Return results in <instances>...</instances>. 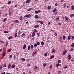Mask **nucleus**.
I'll list each match as a JSON object with an SVG mask.
<instances>
[{
    "label": "nucleus",
    "mask_w": 74,
    "mask_h": 74,
    "mask_svg": "<svg viewBox=\"0 0 74 74\" xmlns=\"http://www.w3.org/2000/svg\"><path fill=\"white\" fill-rule=\"evenodd\" d=\"M67 53V51L66 50H65L63 51L62 54L63 55H66V53Z\"/></svg>",
    "instance_id": "1"
},
{
    "label": "nucleus",
    "mask_w": 74,
    "mask_h": 74,
    "mask_svg": "<svg viewBox=\"0 0 74 74\" xmlns=\"http://www.w3.org/2000/svg\"><path fill=\"white\" fill-rule=\"evenodd\" d=\"M11 64H9V65L8 66V69H10V67H11Z\"/></svg>",
    "instance_id": "2"
},
{
    "label": "nucleus",
    "mask_w": 74,
    "mask_h": 74,
    "mask_svg": "<svg viewBox=\"0 0 74 74\" xmlns=\"http://www.w3.org/2000/svg\"><path fill=\"white\" fill-rule=\"evenodd\" d=\"M34 18L35 19H38L39 18V16H38V15H36L35 16Z\"/></svg>",
    "instance_id": "3"
},
{
    "label": "nucleus",
    "mask_w": 74,
    "mask_h": 74,
    "mask_svg": "<svg viewBox=\"0 0 74 74\" xmlns=\"http://www.w3.org/2000/svg\"><path fill=\"white\" fill-rule=\"evenodd\" d=\"M14 22L16 23H18L19 22V21L18 20H15L14 21Z\"/></svg>",
    "instance_id": "4"
},
{
    "label": "nucleus",
    "mask_w": 74,
    "mask_h": 74,
    "mask_svg": "<svg viewBox=\"0 0 74 74\" xmlns=\"http://www.w3.org/2000/svg\"><path fill=\"white\" fill-rule=\"evenodd\" d=\"M40 25H39L37 24L36 25H35L34 26V27H35V28H37V27H38Z\"/></svg>",
    "instance_id": "5"
},
{
    "label": "nucleus",
    "mask_w": 74,
    "mask_h": 74,
    "mask_svg": "<svg viewBox=\"0 0 74 74\" xmlns=\"http://www.w3.org/2000/svg\"><path fill=\"white\" fill-rule=\"evenodd\" d=\"M38 32V31L36 29H34V31L33 32L34 33H37Z\"/></svg>",
    "instance_id": "6"
},
{
    "label": "nucleus",
    "mask_w": 74,
    "mask_h": 74,
    "mask_svg": "<svg viewBox=\"0 0 74 74\" xmlns=\"http://www.w3.org/2000/svg\"><path fill=\"white\" fill-rule=\"evenodd\" d=\"M21 60H22V62H25V59L24 58H21Z\"/></svg>",
    "instance_id": "7"
},
{
    "label": "nucleus",
    "mask_w": 74,
    "mask_h": 74,
    "mask_svg": "<svg viewBox=\"0 0 74 74\" xmlns=\"http://www.w3.org/2000/svg\"><path fill=\"white\" fill-rule=\"evenodd\" d=\"M70 16L71 17V18H73L72 16H74V14H71L70 15Z\"/></svg>",
    "instance_id": "8"
},
{
    "label": "nucleus",
    "mask_w": 74,
    "mask_h": 74,
    "mask_svg": "<svg viewBox=\"0 0 74 74\" xmlns=\"http://www.w3.org/2000/svg\"><path fill=\"white\" fill-rule=\"evenodd\" d=\"M34 48V46H33V45H31V49H33Z\"/></svg>",
    "instance_id": "9"
},
{
    "label": "nucleus",
    "mask_w": 74,
    "mask_h": 74,
    "mask_svg": "<svg viewBox=\"0 0 74 74\" xmlns=\"http://www.w3.org/2000/svg\"><path fill=\"white\" fill-rule=\"evenodd\" d=\"M30 1V0H27L26 1L25 3L27 4H28V3H29Z\"/></svg>",
    "instance_id": "10"
},
{
    "label": "nucleus",
    "mask_w": 74,
    "mask_h": 74,
    "mask_svg": "<svg viewBox=\"0 0 74 74\" xmlns=\"http://www.w3.org/2000/svg\"><path fill=\"white\" fill-rule=\"evenodd\" d=\"M25 34L24 33H23L21 35V37H23L24 36H25Z\"/></svg>",
    "instance_id": "11"
},
{
    "label": "nucleus",
    "mask_w": 74,
    "mask_h": 74,
    "mask_svg": "<svg viewBox=\"0 0 74 74\" xmlns=\"http://www.w3.org/2000/svg\"><path fill=\"white\" fill-rule=\"evenodd\" d=\"M38 22L39 23H40L41 24H43V23H44L43 21H38Z\"/></svg>",
    "instance_id": "12"
},
{
    "label": "nucleus",
    "mask_w": 74,
    "mask_h": 74,
    "mask_svg": "<svg viewBox=\"0 0 74 74\" xmlns=\"http://www.w3.org/2000/svg\"><path fill=\"white\" fill-rule=\"evenodd\" d=\"M11 67H12V68H13V69H14V68H15V65L13 64V65H12L11 66Z\"/></svg>",
    "instance_id": "13"
},
{
    "label": "nucleus",
    "mask_w": 74,
    "mask_h": 74,
    "mask_svg": "<svg viewBox=\"0 0 74 74\" xmlns=\"http://www.w3.org/2000/svg\"><path fill=\"white\" fill-rule=\"evenodd\" d=\"M20 19L21 21H22V20H23V17L22 16H20Z\"/></svg>",
    "instance_id": "14"
},
{
    "label": "nucleus",
    "mask_w": 74,
    "mask_h": 74,
    "mask_svg": "<svg viewBox=\"0 0 74 74\" xmlns=\"http://www.w3.org/2000/svg\"><path fill=\"white\" fill-rule=\"evenodd\" d=\"M41 44L42 46H44V42L43 41H42L41 42Z\"/></svg>",
    "instance_id": "15"
},
{
    "label": "nucleus",
    "mask_w": 74,
    "mask_h": 74,
    "mask_svg": "<svg viewBox=\"0 0 74 74\" xmlns=\"http://www.w3.org/2000/svg\"><path fill=\"white\" fill-rule=\"evenodd\" d=\"M70 52H72V51H74V49L73 48H71V49L70 50Z\"/></svg>",
    "instance_id": "16"
},
{
    "label": "nucleus",
    "mask_w": 74,
    "mask_h": 74,
    "mask_svg": "<svg viewBox=\"0 0 74 74\" xmlns=\"http://www.w3.org/2000/svg\"><path fill=\"white\" fill-rule=\"evenodd\" d=\"M34 69L35 70H37L38 69V67L37 66H35Z\"/></svg>",
    "instance_id": "17"
},
{
    "label": "nucleus",
    "mask_w": 74,
    "mask_h": 74,
    "mask_svg": "<svg viewBox=\"0 0 74 74\" xmlns=\"http://www.w3.org/2000/svg\"><path fill=\"white\" fill-rule=\"evenodd\" d=\"M72 10H74V5H72L71 6Z\"/></svg>",
    "instance_id": "18"
},
{
    "label": "nucleus",
    "mask_w": 74,
    "mask_h": 74,
    "mask_svg": "<svg viewBox=\"0 0 74 74\" xmlns=\"http://www.w3.org/2000/svg\"><path fill=\"white\" fill-rule=\"evenodd\" d=\"M35 33L33 32V33L32 35V37H34V36H35Z\"/></svg>",
    "instance_id": "19"
},
{
    "label": "nucleus",
    "mask_w": 74,
    "mask_h": 74,
    "mask_svg": "<svg viewBox=\"0 0 74 74\" xmlns=\"http://www.w3.org/2000/svg\"><path fill=\"white\" fill-rule=\"evenodd\" d=\"M62 38L63 40H64L66 39V36H65L64 35L63 36Z\"/></svg>",
    "instance_id": "20"
},
{
    "label": "nucleus",
    "mask_w": 74,
    "mask_h": 74,
    "mask_svg": "<svg viewBox=\"0 0 74 74\" xmlns=\"http://www.w3.org/2000/svg\"><path fill=\"white\" fill-rule=\"evenodd\" d=\"M56 11V8H55L53 10L52 12H55Z\"/></svg>",
    "instance_id": "21"
},
{
    "label": "nucleus",
    "mask_w": 74,
    "mask_h": 74,
    "mask_svg": "<svg viewBox=\"0 0 74 74\" xmlns=\"http://www.w3.org/2000/svg\"><path fill=\"white\" fill-rule=\"evenodd\" d=\"M12 50L11 49H9L7 51V53H8V52H10V51H11Z\"/></svg>",
    "instance_id": "22"
},
{
    "label": "nucleus",
    "mask_w": 74,
    "mask_h": 74,
    "mask_svg": "<svg viewBox=\"0 0 74 74\" xmlns=\"http://www.w3.org/2000/svg\"><path fill=\"white\" fill-rule=\"evenodd\" d=\"M25 18H29V15L28 14H27L25 16H24Z\"/></svg>",
    "instance_id": "23"
},
{
    "label": "nucleus",
    "mask_w": 74,
    "mask_h": 74,
    "mask_svg": "<svg viewBox=\"0 0 74 74\" xmlns=\"http://www.w3.org/2000/svg\"><path fill=\"white\" fill-rule=\"evenodd\" d=\"M26 48V45H24L23 46V49H25Z\"/></svg>",
    "instance_id": "24"
},
{
    "label": "nucleus",
    "mask_w": 74,
    "mask_h": 74,
    "mask_svg": "<svg viewBox=\"0 0 74 74\" xmlns=\"http://www.w3.org/2000/svg\"><path fill=\"white\" fill-rule=\"evenodd\" d=\"M51 8V6H49L47 7V9H48V10H50Z\"/></svg>",
    "instance_id": "25"
},
{
    "label": "nucleus",
    "mask_w": 74,
    "mask_h": 74,
    "mask_svg": "<svg viewBox=\"0 0 74 74\" xmlns=\"http://www.w3.org/2000/svg\"><path fill=\"white\" fill-rule=\"evenodd\" d=\"M33 9V8H31L30 9H28L27 10V11H30V10H32Z\"/></svg>",
    "instance_id": "26"
},
{
    "label": "nucleus",
    "mask_w": 74,
    "mask_h": 74,
    "mask_svg": "<svg viewBox=\"0 0 74 74\" xmlns=\"http://www.w3.org/2000/svg\"><path fill=\"white\" fill-rule=\"evenodd\" d=\"M5 53H3V54H2V56L3 57L4 56H5Z\"/></svg>",
    "instance_id": "27"
},
{
    "label": "nucleus",
    "mask_w": 74,
    "mask_h": 74,
    "mask_svg": "<svg viewBox=\"0 0 74 74\" xmlns=\"http://www.w3.org/2000/svg\"><path fill=\"white\" fill-rule=\"evenodd\" d=\"M34 47H37V44L36 43H35L34 45Z\"/></svg>",
    "instance_id": "28"
},
{
    "label": "nucleus",
    "mask_w": 74,
    "mask_h": 74,
    "mask_svg": "<svg viewBox=\"0 0 74 74\" xmlns=\"http://www.w3.org/2000/svg\"><path fill=\"white\" fill-rule=\"evenodd\" d=\"M18 34H17V33H16V34H15V36H14V37H16L18 36Z\"/></svg>",
    "instance_id": "29"
},
{
    "label": "nucleus",
    "mask_w": 74,
    "mask_h": 74,
    "mask_svg": "<svg viewBox=\"0 0 74 74\" xmlns=\"http://www.w3.org/2000/svg\"><path fill=\"white\" fill-rule=\"evenodd\" d=\"M70 37H71V36L69 35V36L68 37V39L70 40Z\"/></svg>",
    "instance_id": "30"
},
{
    "label": "nucleus",
    "mask_w": 74,
    "mask_h": 74,
    "mask_svg": "<svg viewBox=\"0 0 74 74\" xmlns=\"http://www.w3.org/2000/svg\"><path fill=\"white\" fill-rule=\"evenodd\" d=\"M33 56H34L35 55V53L34 52V51L32 53V54Z\"/></svg>",
    "instance_id": "31"
},
{
    "label": "nucleus",
    "mask_w": 74,
    "mask_h": 74,
    "mask_svg": "<svg viewBox=\"0 0 74 74\" xmlns=\"http://www.w3.org/2000/svg\"><path fill=\"white\" fill-rule=\"evenodd\" d=\"M11 3V1H9L8 3V4H10Z\"/></svg>",
    "instance_id": "32"
},
{
    "label": "nucleus",
    "mask_w": 74,
    "mask_h": 74,
    "mask_svg": "<svg viewBox=\"0 0 74 74\" xmlns=\"http://www.w3.org/2000/svg\"><path fill=\"white\" fill-rule=\"evenodd\" d=\"M46 65L47 64H46V63H44L43 64V67H45V66H46Z\"/></svg>",
    "instance_id": "33"
},
{
    "label": "nucleus",
    "mask_w": 74,
    "mask_h": 74,
    "mask_svg": "<svg viewBox=\"0 0 74 74\" xmlns=\"http://www.w3.org/2000/svg\"><path fill=\"white\" fill-rule=\"evenodd\" d=\"M55 51H56V50H55V49H54L52 50L51 52L52 53H53L54 52H55Z\"/></svg>",
    "instance_id": "34"
},
{
    "label": "nucleus",
    "mask_w": 74,
    "mask_h": 74,
    "mask_svg": "<svg viewBox=\"0 0 74 74\" xmlns=\"http://www.w3.org/2000/svg\"><path fill=\"white\" fill-rule=\"evenodd\" d=\"M56 67H59V64L58 63L56 65Z\"/></svg>",
    "instance_id": "35"
},
{
    "label": "nucleus",
    "mask_w": 74,
    "mask_h": 74,
    "mask_svg": "<svg viewBox=\"0 0 74 74\" xmlns=\"http://www.w3.org/2000/svg\"><path fill=\"white\" fill-rule=\"evenodd\" d=\"M37 35L38 36V37H39V36H40V33H37Z\"/></svg>",
    "instance_id": "36"
},
{
    "label": "nucleus",
    "mask_w": 74,
    "mask_h": 74,
    "mask_svg": "<svg viewBox=\"0 0 74 74\" xmlns=\"http://www.w3.org/2000/svg\"><path fill=\"white\" fill-rule=\"evenodd\" d=\"M44 55H45V57H46V56H47V53H44Z\"/></svg>",
    "instance_id": "37"
},
{
    "label": "nucleus",
    "mask_w": 74,
    "mask_h": 74,
    "mask_svg": "<svg viewBox=\"0 0 74 74\" xmlns=\"http://www.w3.org/2000/svg\"><path fill=\"white\" fill-rule=\"evenodd\" d=\"M65 18L66 20L67 21L68 20H69V18H67V17H66Z\"/></svg>",
    "instance_id": "38"
},
{
    "label": "nucleus",
    "mask_w": 74,
    "mask_h": 74,
    "mask_svg": "<svg viewBox=\"0 0 74 74\" xmlns=\"http://www.w3.org/2000/svg\"><path fill=\"white\" fill-rule=\"evenodd\" d=\"M30 46L29 45L28 46V50H30Z\"/></svg>",
    "instance_id": "39"
},
{
    "label": "nucleus",
    "mask_w": 74,
    "mask_h": 74,
    "mask_svg": "<svg viewBox=\"0 0 74 74\" xmlns=\"http://www.w3.org/2000/svg\"><path fill=\"white\" fill-rule=\"evenodd\" d=\"M0 42L2 43V44H4V42L3 41H2V40H0Z\"/></svg>",
    "instance_id": "40"
},
{
    "label": "nucleus",
    "mask_w": 74,
    "mask_h": 74,
    "mask_svg": "<svg viewBox=\"0 0 74 74\" xmlns=\"http://www.w3.org/2000/svg\"><path fill=\"white\" fill-rule=\"evenodd\" d=\"M4 33H8V31H4Z\"/></svg>",
    "instance_id": "41"
},
{
    "label": "nucleus",
    "mask_w": 74,
    "mask_h": 74,
    "mask_svg": "<svg viewBox=\"0 0 74 74\" xmlns=\"http://www.w3.org/2000/svg\"><path fill=\"white\" fill-rule=\"evenodd\" d=\"M36 44H37V45H39L40 44V42H38Z\"/></svg>",
    "instance_id": "42"
},
{
    "label": "nucleus",
    "mask_w": 74,
    "mask_h": 74,
    "mask_svg": "<svg viewBox=\"0 0 74 74\" xmlns=\"http://www.w3.org/2000/svg\"><path fill=\"white\" fill-rule=\"evenodd\" d=\"M12 55H10L9 56L10 59H12Z\"/></svg>",
    "instance_id": "43"
},
{
    "label": "nucleus",
    "mask_w": 74,
    "mask_h": 74,
    "mask_svg": "<svg viewBox=\"0 0 74 74\" xmlns=\"http://www.w3.org/2000/svg\"><path fill=\"white\" fill-rule=\"evenodd\" d=\"M35 13H36V14H38V11L36 10L35 11Z\"/></svg>",
    "instance_id": "44"
},
{
    "label": "nucleus",
    "mask_w": 74,
    "mask_h": 74,
    "mask_svg": "<svg viewBox=\"0 0 74 74\" xmlns=\"http://www.w3.org/2000/svg\"><path fill=\"white\" fill-rule=\"evenodd\" d=\"M7 20V18H5L3 20V22H5V21H6Z\"/></svg>",
    "instance_id": "45"
},
{
    "label": "nucleus",
    "mask_w": 74,
    "mask_h": 74,
    "mask_svg": "<svg viewBox=\"0 0 74 74\" xmlns=\"http://www.w3.org/2000/svg\"><path fill=\"white\" fill-rule=\"evenodd\" d=\"M11 38H12V37L11 36H10L9 37L8 39V40H11Z\"/></svg>",
    "instance_id": "46"
},
{
    "label": "nucleus",
    "mask_w": 74,
    "mask_h": 74,
    "mask_svg": "<svg viewBox=\"0 0 74 74\" xmlns=\"http://www.w3.org/2000/svg\"><path fill=\"white\" fill-rule=\"evenodd\" d=\"M68 67L67 66V65L65 66L64 67V69H67V68Z\"/></svg>",
    "instance_id": "47"
},
{
    "label": "nucleus",
    "mask_w": 74,
    "mask_h": 74,
    "mask_svg": "<svg viewBox=\"0 0 74 74\" xmlns=\"http://www.w3.org/2000/svg\"><path fill=\"white\" fill-rule=\"evenodd\" d=\"M18 34H21V31L20 30H19L18 32Z\"/></svg>",
    "instance_id": "48"
},
{
    "label": "nucleus",
    "mask_w": 74,
    "mask_h": 74,
    "mask_svg": "<svg viewBox=\"0 0 74 74\" xmlns=\"http://www.w3.org/2000/svg\"><path fill=\"white\" fill-rule=\"evenodd\" d=\"M71 46L72 47H74V43L72 44Z\"/></svg>",
    "instance_id": "49"
},
{
    "label": "nucleus",
    "mask_w": 74,
    "mask_h": 74,
    "mask_svg": "<svg viewBox=\"0 0 74 74\" xmlns=\"http://www.w3.org/2000/svg\"><path fill=\"white\" fill-rule=\"evenodd\" d=\"M54 58V56H51V57L50 58L51 59H53V58Z\"/></svg>",
    "instance_id": "50"
},
{
    "label": "nucleus",
    "mask_w": 74,
    "mask_h": 74,
    "mask_svg": "<svg viewBox=\"0 0 74 74\" xmlns=\"http://www.w3.org/2000/svg\"><path fill=\"white\" fill-rule=\"evenodd\" d=\"M31 16H32V15L30 14H28V18H30Z\"/></svg>",
    "instance_id": "51"
},
{
    "label": "nucleus",
    "mask_w": 74,
    "mask_h": 74,
    "mask_svg": "<svg viewBox=\"0 0 74 74\" xmlns=\"http://www.w3.org/2000/svg\"><path fill=\"white\" fill-rule=\"evenodd\" d=\"M58 63H61V60H59L58 61Z\"/></svg>",
    "instance_id": "52"
},
{
    "label": "nucleus",
    "mask_w": 74,
    "mask_h": 74,
    "mask_svg": "<svg viewBox=\"0 0 74 74\" xmlns=\"http://www.w3.org/2000/svg\"><path fill=\"white\" fill-rule=\"evenodd\" d=\"M59 16H58L57 18H56V21H57V20H59Z\"/></svg>",
    "instance_id": "53"
},
{
    "label": "nucleus",
    "mask_w": 74,
    "mask_h": 74,
    "mask_svg": "<svg viewBox=\"0 0 74 74\" xmlns=\"http://www.w3.org/2000/svg\"><path fill=\"white\" fill-rule=\"evenodd\" d=\"M54 34L55 36H57V33H56V32H55Z\"/></svg>",
    "instance_id": "54"
},
{
    "label": "nucleus",
    "mask_w": 74,
    "mask_h": 74,
    "mask_svg": "<svg viewBox=\"0 0 74 74\" xmlns=\"http://www.w3.org/2000/svg\"><path fill=\"white\" fill-rule=\"evenodd\" d=\"M58 4L57 3H56L55 4V6H58Z\"/></svg>",
    "instance_id": "55"
},
{
    "label": "nucleus",
    "mask_w": 74,
    "mask_h": 74,
    "mask_svg": "<svg viewBox=\"0 0 74 74\" xmlns=\"http://www.w3.org/2000/svg\"><path fill=\"white\" fill-rule=\"evenodd\" d=\"M3 67H7V65H6V64H4L3 65Z\"/></svg>",
    "instance_id": "56"
},
{
    "label": "nucleus",
    "mask_w": 74,
    "mask_h": 74,
    "mask_svg": "<svg viewBox=\"0 0 74 74\" xmlns=\"http://www.w3.org/2000/svg\"><path fill=\"white\" fill-rule=\"evenodd\" d=\"M66 5V3H64V7H65Z\"/></svg>",
    "instance_id": "57"
},
{
    "label": "nucleus",
    "mask_w": 74,
    "mask_h": 74,
    "mask_svg": "<svg viewBox=\"0 0 74 74\" xmlns=\"http://www.w3.org/2000/svg\"><path fill=\"white\" fill-rule=\"evenodd\" d=\"M71 59V57H69V58H68V59L69 60H70V59Z\"/></svg>",
    "instance_id": "58"
},
{
    "label": "nucleus",
    "mask_w": 74,
    "mask_h": 74,
    "mask_svg": "<svg viewBox=\"0 0 74 74\" xmlns=\"http://www.w3.org/2000/svg\"><path fill=\"white\" fill-rule=\"evenodd\" d=\"M68 57H71V54H69L68 56Z\"/></svg>",
    "instance_id": "59"
},
{
    "label": "nucleus",
    "mask_w": 74,
    "mask_h": 74,
    "mask_svg": "<svg viewBox=\"0 0 74 74\" xmlns=\"http://www.w3.org/2000/svg\"><path fill=\"white\" fill-rule=\"evenodd\" d=\"M60 40V41L62 40V37H60L59 38Z\"/></svg>",
    "instance_id": "60"
},
{
    "label": "nucleus",
    "mask_w": 74,
    "mask_h": 74,
    "mask_svg": "<svg viewBox=\"0 0 74 74\" xmlns=\"http://www.w3.org/2000/svg\"><path fill=\"white\" fill-rule=\"evenodd\" d=\"M27 65L28 67H30V64H27Z\"/></svg>",
    "instance_id": "61"
},
{
    "label": "nucleus",
    "mask_w": 74,
    "mask_h": 74,
    "mask_svg": "<svg viewBox=\"0 0 74 74\" xmlns=\"http://www.w3.org/2000/svg\"><path fill=\"white\" fill-rule=\"evenodd\" d=\"M58 74H60V73H61V71H58Z\"/></svg>",
    "instance_id": "62"
},
{
    "label": "nucleus",
    "mask_w": 74,
    "mask_h": 74,
    "mask_svg": "<svg viewBox=\"0 0 74 74\" xmlns=\"http://www.w3.org/2000/svg\"><path fill=\"white\" fill-rule=\"evenodd\" d=\"M40 11H41L40 10H38V13H39V12H40Z\"/></svg>",
    "instance_id": "63"
},
{
    "label": "nucleus",
    "mask_w": 74,
    "mask_h": 74,
    "mask_svg": "<svg viewBox=\"0 0 74 74\" xmlns=\"http://www.w3.org/2000/svg\"><path fill=\"white\" fill-rule=\"evenodd\" d=\"M71 38H72L73 39H74V37L73 36H71Z\"/></svg>",
    "instance_id": "64"
}]
</instances>
